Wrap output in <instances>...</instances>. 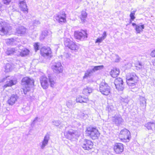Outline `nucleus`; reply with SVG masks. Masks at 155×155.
<instances>
[{
	"mask_svg": "<svg viewBox=\"0 0 155 155\" xmlns=\"http://www.w3.org/2000/svg\"><path fill=\"white\" fill-rule=\"evenodd\" d=\"M21 85L25 87V88L23 89L24 94L28 96H30L31 92L30 86L34 85V81L33 79L29 77H25L21 80Z\"/></svg>",
	"mask_w": 155,
	"mask_h": 155,
	"instance_id": "f257e3e1",
	"label": "nucleus"
},
{
	"mask_svg": "<svg viewBox=\"0 0 155 155\" xmlns=\"http://www.w3.org/2000/svg\"><path fill=\"white\" fill-rule=\"evenodd\" d=\"M127 84L129 86H134L138 81V78L134 72L127 74L126 76Z\"/></svg>",
	"mask_w": 155,
	"mask_h": 155,
	"instance_id": "f03ea898",
	"label": "nucleus"
},
{
	"mask_svg": "<svg viewBox=\"0 0 155 155\" xmlns=\"http://www.w3.org/2000/svg\"><path fill=\"white\" fill-rule=\"evenodd\" d=\"M86 134L93 140L97 139L99 136L100 133L96 127L90 126L87 128Z\"/></svg>",
	"mask_w": 155,
	"mask_h": 155,
	"instance_id": "7ed1b4c3",
	"label": "nucleus"
},
{
	"mask_svg": "<svg viewBox=\"0 0 155 155\" xmlns=\"http://www.w3.org/2000/svg\"><path fill=\"white\" fill-rule=\"evenodd\" d=\"M119 137L121 140L124 142H129L131 137L130 132L125 128L120 131Z\"/></svg>",
	"mask_w": 155,
	"mask_h": 155,
	"instance_id": "20e7f679",
	"label": "nucleus"
},
{
	"mask_svg": "<svg viewBox=\"0 0 155 155\" xmlns=\"http://www.w3.org/2000/svg\"><path fill=\"white\" fill-rule=\"evenodd\" d=\"M11 29V27L6 22L0 21V35L2 36L6 35Z\"/></svg>",
	"mask_w": 155,
	"mask_h": 155,
	"instance_id": "39448f33",
	"label": "nucleus"
},
{
	"mask_svg": "<svg viewBox=\"0 0 155 155\" xmlns=\"http://www.w3.org/2000/svg\"><path fill=\"white\" fill-rule=\"evenodd\" d=\"M74 37L77 39L81 41L86 40L88 37V35L86 30H81L74 32Z\"/></svg>",
	"mask_w": 155,
	"mask_h": 155,
	"instance_id": "423d86ee",
	"label": "nucleus"
},
{
	"mask_svg": "<svg viewBox=\"0 0 155 155\" xmlns=\"http://www.w3.org/2000/svg\"><path fill=\"white\" fill-rule=\"evenodd\" d=\"M99 90L100 92L104 95H108L110 93V87L105 82L101 83L100 85Z\"/></svg>",
	"mask_w": 155,
	"mask_h": 155,
	"instance_id": "0eeeda50",
	"label": "nucleus"
},
{
	"mask_svg": "<svg viewBox=\"0 0 155 155\" xmlns=\"http://www.w3.org/2000/svg\"><path fill=\"white\" fill-rule=\"evenodd\" d=\"M64 45L66 47H68L69 49L74 51H77L79 48L78 45L71 41L69 38H66L64 41Z\"/></svg>",
	"mask_w": 155,
	"mask_h": 155,
	"instance_id": "6e6552de",
	"label": "nucleus"
},
{
	"mask_svg": "<svg viewBox=\"0 0 155 155\" xmlns=\"http://www.w3.org/2000/svg\"><path fill=\"white\" fill-rule=\"evenodd\" d=\"M80 145L84 150H89L93 148V143L90 140L83 139L81 140Z\"/></svg>",
	"mask_w": 155,
	"mask_h": 155,
	"instance_id": "1a4fd4ad",
	"label": "nucleus"
},
{
	"mask_svg": "<svg viewBox=\"0 0 155 155\" xmlns=\"http://www.w3.org/2000/svg\"><path fill=\"white\" fill-rule=\"evenodd\" d=\"M104 68L103 65H99L95 66L92 68L88 69L85 73L84 75L83 76L84 79L88 77H90L92 75L93 73L96 71L103 69Z\"/></svg>",
	"mask_w": 155,
	"mask_h": 155,
	"instance_id": "9d476101",
	"label": "nucleus"
},
{
	"mask_svg": "<svg viewBox=\"0 0 155 155\" xmlns=\"http://www.w3.org/2000/svg\"><path fill=\"white\" fill-rule=\"evenodd\" d=\"M54 20L60 23L66 21V15L64 12H61L54 16Z\"/></svg>",
	"mask_w": 155,
	"mask_h": 155,
	"instance_id": "9b49d317",
	"label": "nucleus"
},
{
	"mask_svg": "<svg viewBox=\"0 0 155 155\" xmlns=\"http://www.w3.org/2000/svg\"><path fill=\"white\" fill-rule=\"evenodd\" d=\"M53 72L57 74L62 73L63 71V67L60 62L57 61L54 63L51 66Z\"/></svg>",
	"mask_w": 155,
	"mask_h": 155,
	"instance_id": "f8f14e48",
	"label": "nucleus"
},
{
	"mask_svg": "<svg viewBox=\"0 0 155 155\" xmlns=\"http://www.w3.org/2000/svg\"><path fill=\"white\" fill-rule=\"evenodd\" d=\"M41 54L43 57L46 58L51 57V48L47 47H43L40 50Z\"/></svg>",
	"mask_w": 155,
	"mask_h": 155,
	"instance_id": "ddd939ff",
	"label": "nucleus"
},
{
	"mask_svg": "<svg viewBox=\"0 0 155 155\" xmlns=\"http://www.w3.org/2000/svg\"><path fill=\"white\" fill-rule=\"evenodd\" d=\"M64 135L67 138L70 140L76 139L78 137L77 132L72 129L65 131L64 132Z\"/></svg>",
	"mask_w": 155,
	"mask_h": 155,
	"instance_id": "4468645a",
	"label": "nucleus"
},
{
	"mask_svg": "<svg viewBox=\"0 0 155 155\" xmlns=\"http://www.w3.org/2000/svg\"><path fill=\"white\" fill-rule=\"evenodd\" d=\"M124 82L122 79L120 78H116L114 81V84L116 88L119 91H122L124 88Z\"/></svg>",
	"mask_w": 155,
	"mask_h": 155,
	"instance_id": "2eb2a0df",
	"label": "nucleus"
},
{
	"mask_svg": "<svg viewBox=\"0 0 155 155\" xmlns=\"http://www.w3.org/2000/svg\"><path fill=\"white\" fill-rule=\"evenodd\" d=\"M112 120L113 123L117 126L122 124L124 122L121 116L119 114H115L112 117Z\"/></svg>",
	"mask_w": 155,
	"mask_h": 155,
	"instance_id": "dca6fc26",
	"label": "nucleus"
},
{
	"mask_svg": "<svg viewBox=\"0 0 155 155\" xmlns=\"http://www.w3.org/2000/svg\"><path fill=\"white\" fill-rule=\"evenodd\" d=\"M9 76L6 77L5 78H4L2 80V82H4L7 80L6 84H5L3 87L5 88L7 87H11L13 85H15L16 83V81L15 79H10L8 78Z\"/></svg>",
	"mask_w": 155,
	"mask_h": 155,
	"instance_id": "f3484780",
	"label": "nucleus"
},
{
	"mask_svg": "<svg viewBox=\"0 0 155 155\" xmlns=\"http://www.w3.org/2000/svg\"><path fill=\"white\" fill-rule=\"evenodd\" d=\"M41 85L43 88L46 89L48 86V78L45 75H43L39 78Z\"/></svg>",
	"mask_w": 155,
	"mask_h": 155,
	"instance_id": "a211bd4d",
	"label": "nucleus"
},
{
	"mask_svg": "<svg viewBox=\"0 0 155 155\" xmlns=\"http://www.w3.org/2000/svg\"><path fill=\"white\" fill-rule=\"evenodd\" d=\"M26 29L22 26H19L16 28L15 32V34L21 36L25 34Z\"/></svg>",
	"mask_w": 155,
	"mask_h": 155,
	"instance_id": "6ab92c4d",
	"label": "nucleus"
},
{
	"mask_svg": "<svg viewBox=\"0 0 155 155\" xmlns=\"http://www.w3.org/2000/svg\"><path fill=\"white\" fill-rule=\"evenodd\" d=\"M114 150L116 153H120L124 150L123 144L120 143H116L114 147Z\"/></svg>",
	"mask_w": 155,
	"mask_h": 155,
	"instance_id": "aec40b11",
	"label": "nucleus"
},
{
	"mask_svg": "<svg viewBox=\"0 0 155 155\" xmlns=\"http://www.w3.org/2000/svg\"><path fill=\"white\" fill-rule=\"evenodd\" d=\"M50 139V135L48 134H47L44 137V138L41 142V148L42 149H44L48 143V141Z\"/></svg>",
	"mask_w": 155,
	"mask_h": 155,
	"instance_id": "412c9836",
	"label": "nucleus"
},
{
	"mask_svg": "<svg viewBox=\"0 0 155 155\" xmlns=\"http://www.w3.org/2000/svg\"><path fill=\"white\" fill-rule=\"evenodd\" d=\"M19 0V6L21 10L25 13H27L28 12V9L27 8V5L24 2V0Z\"/></svg>",
	"mask_w": 155,
	"mask_h": 155,
	"instance_id": "4be33fe9",
	"label": "nucleus"
},
{
	"mask_svg": "<svg viewBox=\"0 0 155 155\" xmlns=\"http://www.w3.org/2000/svg\"><path fill=\"white\" fill-rule=\"evenodd\" d=\"M18 98V97L16 94L12 95L8 101V104L10 105H13L17 101Z\"/></svg>",
	"mask_w": 155,
	"mask_h": 155,
	"instance_id": "5701e85b",
	"label": "nucleus"
},
{
	"mask_svg": "<svg viewBox=\"0 0 155 155\" xmlns=\"http://www.w3.org/2000/svg\"><path fill=\"white\" fill-rule=\"evenodd\" d=\"M140 105L141 110H143L146 107V102L145 98L143 97H140Z\"/></svg>",
	"mask_w": 155,
	"mask_h": 155,
	"instance_id": "b1692460",
	"label": "nucleus"
},
{
	"mask_svg": "<svg viewBox=\"0 0 155 155\" xmlns=\"http://www.w3.org/2000/svg\"><path fill=\"white\" fill-rule=\"evenodd\" d=\"M93 90V89L92 87L86 86L83 89L82 92L83 94L87 96L92 92Z\"/></svg>",
	"mask_w": 155,
	"mask_h": 155,
	"instance_id": "393cba45",
	"label": "nucleus"
},
{
	"mask_svg": "<svg viewBox=\"0 0 155 155\" xmlns=\"http://www.w3.org/2000/svg\"><path fill=\"white\" fill-rule=\"evenodd\" d=\"M119 70L118 68H114L110 72V74L113 78H115L119 74Z\"/></svg>",
	"mask_w": 155,
	"mask_h": 155,
	"instance_id": "a878e982",
	"label": "nucleus"
},
{
	"mask_svg": "<svg viewBox=\"0 0 155 155\" xmlns=\"http://www.w3.org/2000/svg\"><path fill=\"white\" fill-rule=\"evenodd\" d=\"M76 100L77 102L80 103H86L88 101V99L87 98L84 97L82 96H79L76 98Z\"/></svg>",
	"mask_w": 155,
	"mask_h": 155,
	"instance_id": "bb28decb",
	"label": "nucleus"
},
{
	"mask_svg": "<svg viewBox=\"0 0 155 155\" xmlns=\"http://www.w3.org/2000/svg\"><path fill=\"white\" fill-rule=\"evenodd\" d=\"M144 28V25H138L135 28V29L137 32V33H140L143 31Z\"/></svg>",
	"mask_w": 155,
	"mask_h": 155,
	"instance_id": "cd10ccee",
	"label": "nucleus"
},
{
	"mask_svg": "<svg viewBox=\"0 0 155 155\" xmlns=\"http://www.w3.org/2000/svg\"><path fill=\"white\" fill-rule=\"evenodd\" d=\"M145 126L148 130H153L155 127V123L154 122H149L146 124Z\"/></svg>",
	"mask_w": 155,
	"mask_h": 155,
	"instance_id": "c85d7f7f",
	"label": "nucleus"
},
{
	"mask_svg": "<svg viewBox=\"0 0 155 155\" xmlns=\"http://www.w3.org/2000/svg\"><path fill=\"white\" fill-rule=\"evenodd\" d=\"M16 50L14 48H8L5 51L6 54L8 55H11L15 52Z\"/></svg>",
	"mask_w": 155,
	"mask_h": 155,
	"instance_id": "c756f323",
	"label": "nucleus"
},
{
	"mask_svg": "<svg viewBox=\"0 0 155 155\" xmlns=\"http://www.w3.org/2000/svg\"><path fill=\"white\" fill-rule=\"evenodd\" d=\"M135 66L136 67V69L137 70L141 69L143 67V64L142 62L139 61H137L135 63Z\"/></svg>",
	"mask_w": 155,
	"mask_h": 155,
	"instance_id": "7c9ffc66",
	"label": "nucleus"
},
{
	"mask_svg": "<svg viewBox=\"0 0 155 155\" xmlns=\"http://www.w3.org/2000/svg\"><path fill=\"white\" fill-rule=\"evenodd\" d=\"M87 14L86 12L84 11H82L81 12L80 18L82 22H84L86 20L87 17Z\"/></svg>",
	"mask_w": 155,
	"mask_h": 155,
	"instance_id": "2f4dec72",
	"label": "nucleus"
},
{
	"mask_svg": "<svg viewBox=\"0 0 155 155\" xmlns=\"http://www.w3.org/2000/svg\"><path fill=\"white\" fill-rule=\"evenodd\" d=\"M29 51L26 49L24 48L23 50H21L20 51V55L22 56H24L28 55L29 54Z\"/></svg>",
	"mask_w": 155,
	"mask_h": 155,
	"instance_id": "473e14b6",
	"label": "nucleus"
},
{
	"mask_svg": "<svg viewBox=\"0 0 155 155\" xmlns=\"http://www.w3.org/2000/svg\"><path fill=\"white\" fill-rule=\"evenodd\" d=\"M136 11L137 10H134L132 12H131L130 15V23H131L132 21L134 20L135 19V17L134 15L135 14V13Z\"/></svg>",
	"mask_w": 155,
	"mask_h": 155,
	"instance_id": "72a5a7b5",
	"label": "nucleus"
},
{
	"mask_svg": "<svg viewBox=\"0 0 155 155\" xmlns=\"http://www.w3.org/2000/svg\"><path fill=\"white\" fill-rule=\"evenodd\" d=\"M5 71L6 72H8L10 71L12 69V66L11 64L9 63L5 65Z\"/></svg>",
	"mask_w": 155,
	"mask_h": 155,
	"instance_id": "f704fd0d",
	"label": "nucleus"
},
{
	"mask_svg": "<svg viewBox=\"0 0 155 155\" xmlns=\"http://www.w3.org/2000/svg\"><path fill=\"white\" fill-rule=\"evenodd\" d=\"M49 81L50 83V86L52 87H54V84H55V83L54 80L50 76L49 77Z\"/></svg>",
	"mask_w": 155,
	"mask_h": 155,
	"instance_id": "c9c22d12",
	"label": "nucleus"
},
{
	"mask_svg": "<svg viewBox=\"0 0 155 155\" xmlns=\"http://www.w3.org/2000/svg\"><path fill=\"white\" fill-rule=\"evenodd\" d=\"M7 43L11 45H13L14 43L16 41L15 38H11L8 39Z\"/></svg>",
	"mask_w": 155,
	"mask_h": 155,
	"instance_id": "e433bc0d",
	"label": "nucleus"
},
{
	"mask_svg": "<svg viewBox=\"0 0 155 155\" xmlns=\"http://www.w3.org/2000/svg\"><path fill=\"white\" fill-rule=\"evenodd\" d=\"M48 31L47 30H45L42 31L40 38L44 39L45 36L48 35Z\"/></svg>",
	"mask_w": 155,
	"mask_h": 155,
	"instance_id": "4c0bfd02",
	"label": "nucleus"
},
{
	"mask_svg": "<svg viewBox=\"0 0 155 155\" xmlns=\"http://www.w3.org/2000/svg\"><path fill=\"white\" fill-rule=\"evenodd\" d=\"M106 110L108 111L109 113L113 111V107L112 105H108L107 106L106 109Z\"/></svg>",
	"mask_w": 155,
	"mask_h": 155,
	"instance_id": "58836bf2",
	"label": "nucleus"
},
{
	"mask_svg": "<svg viewBox=\"0 0 155 155\" xmlns=\"http://www.w3.org/2000/svg\"><path fill=\"white\" fill-rule=\"evenodd\" d=\"M66 105L68 108H71L72 105V101L71 100H69L67 101L66 102Z\"/></svg>",
	"mask_w": 155,
	"mask_h": 155,
	"instance_id": "ea45409f",
	"label": "nucleus"
},
{
	"mask_svg": "<svg viewBox=\"0 0 155 155\" xmlns=\"http://www.w3.org/2000/svg\"><path fill=\"white\" fill-rule=\"evenodd\" d=\"M39 43H35L34 45V48L35 51H37L39 50Z\"/></svg>",
	"mask_w": 155,
	"mask_h": 155,
	"instance_id": "a19ab883",
	"label": "nucleus"
},
{
	"mask_svg": "<svg viewBox=\"0 0 155 155\" xmlns=\"http://www.w3.org/2000/svg\"><path fill=\"white\" fill-rule=\"evenodd\" d=\"M3 3L7 5H9L11 2V0H2Z\"/></svg>",
	"mask_w": 155,
	"mask_h": 155,
	"instance_id": "79ce46f5",
	"label": "nucleus"
},
{
	"mask_svg": "<svg viewBox=\"0 0 155 155\" xmlns=\"http://www.w3.org/2000/svg\"><path fill=\"white\" fill-rule=\"evenodd\" d=\"M104 39L101 37L97 38L95 41V43H100L102 42Z\"/></svg>",
	"mask_w": 155,
	"mask_h": 155,
	"instance_id": "37998d69",
	"label": "nucleus"
},
{
	"mask_svg": "<svg viewBox=\"0 0 155 155\" xmlns=\"http://www.w3.org/2000/svg\"><path fill=\"white\" fill-rule=\"evenodd\" d=\"M54 125L56 126H59L60 125V122L59 121H52Z\"/></svg>",
	"mask_w": 155,
	"mask_h": 155,
	"instance_id": "c03bdc74",
	"label": "nucleus"
},
{
	"mask_svg": "<svg viewBox=\"0 0 155 155\" xmlns=\"http://www.w3.org/2000/svg\"><path fill=\"white\" fill-rule=\"evenodd\" d=\"M40 23V22L38 20H35L33 21V25L35 26L39 24Z\"/></svg>",
	"mask_w": 155,
	"mask_h": 155,
	"instance_id": "a18cd8bd",
	"label": "nucleus"
},
{
	"mask_svg": "<svg viewBox=\"0 0 155 155\" xmlns=\"http://www.w3.org/2000/svg\"><path fill=\"white\" fill-rule=\"evenodd\" d=\"M107 36L106 32V31H104L102 34V36L101 37L104 40L106 38Z\"/></svg>",
	"mask_w": 155,
	"mask_h": 155,
	"instance_id": "49530a36",
	"label": "nucleus"
},
{
	"mask_svg": "<svg viewBox=\"0 0 155 155\" xmlns=\"http://www.w3.org/2000/svg\"><path fill=\"white\" fill-rule=\"evenodd\" d=\"M38 117H36L34 119L33 121L32 122V123L31 124V125L32 126L34 125V124L36 123V122L38 120Z\"/></svg>",
	"mask_w": 155,
	"mask_h": 155,
	"instance_id": "de8ad7c7",
	"label": "nucleus"
},
{
	"mask_svg": "<svg viewBox=\"0 0 155 155\" xmlns=\"http://www.w3.org/2000/svg\"><path fill=\"white\" fill-rule=\"evenodd\" d=\"M150 55L153 57H155V49L152 51L150 53Z\"/></svg>",
	"mask_w": 155,
	"mask_h": 155,
	"instance_id": "09e8293b",
	"label": "nucleus"
},
{
	"mask_svg": "<svg viewBox=\"0 0 155 155\" xmlns=\"http://www.w3.org/2000/svg\"><path fill=\"white\" fill-rule=\"evenodd\" d=\"M122 102H123L126 103H127L128 102V101L127 99H122L121 100Z\"/></svg>",
	"mask_w": 155,
	"mask_h": 155,
	"instance_id": "8fccbe9b",
	"label": "nucleus"
},
{
	"mask_svg": "<svg viewBox=\"0 0 155 155\" xmlns=\"http://www.w3.org/2000/svg\"><path fill=\"white\" fill-rule=\"evenodd\" d=\"M132 25L133 26H135V27L137 26V25H136V24L134 23H132Z\"/></svg>",
	"mask_w": 155,
	"mask_h": 155,
	"instance_id": "3c124183",
	"label": "nucleus"
},
{
	"mask_svg": "<svg viewBox=\"0 0 155 155\" xmlns=\"http://www.w3.org/2000/svg\"><path fill=\"white\" fill-rule=\"evenodd\" d=\"M2 6V4L0 2V11H1V8Z\"/></svg>",
	"mask_w": 155,
	"mask_h": 155,
	"instance_id": "603ef678",
	"label": "nucleus"
},
{
	"mask_svg": "<svg viewBox=\"0 0 155 155\" xmlns=\"http://www.w3.org/2000/svg\"><path fill=\"white\" fill-rule=\"evenodd\" d=\"M153 65L154 66H155V61L153 62Z\"/></svg>",
	"mask_w": 155,
	"mask_h": 155,
	"instance_id": "864d4df0",
	"label": "nucleus"
},
{
	"mask_svg": "<svg viewBox=\"0 0 155 155\" xmlns=\"http://www.w3.org/2000/svg\"><path fill=\"white\" fill-rule=\"evenodd\" d=\"M61 127H63V126H62H62H61Z\"/></svg>",
	"mask_w": 155,
	"mask_h": 155,
	"instance_id": "5fc2aeb1",
	"label": "nucleus"
}]
</instances>
